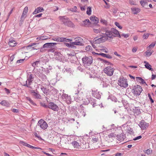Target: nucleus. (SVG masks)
Instances as JSON below:
<instances>
[{"label": "nucleus", "instance_id": "nucleus-1", "mask_svg": "<svg viewBox=\"0 0 156 156\" xmlns=\"http://www.w3.org/2000/svg\"><path fill=\"white\" fill-rule=\"evenodd\" d=\"M105 34L108 39L109 38L112 39L114 37H121V35L119 34V31L116 29L112 28L110 30H105Z\"/></svg>", "mask_w": 156, "mask_h": 156}, {"label": "nucleus", "instance_id": "nucleus-2", "mask_svg": "<svg viewBox=\"0 0 156 156\" xmlns=\"http://www.w3.org/2000/svg\"><path fill=\"white\" fill-rule=\"evenodd\" d=\"M59 18L60 22L65 25L73 28L75 27L74 24L70 21L69 19L65 16H60Z\"/></svg>", "mask_w": 156, "mask_h": 156}, {"label": "nucleus", "instance_id": "nucleus-3", "mask_svg": "<svg viewBox=\"0 0 156 156\" xmlns=\"http://www.w3.org/2000/svg\"><path fill=\"white\" fill-rule=\"evenodd\" d=\"M73 94L74 100L76 102H79L83 100V93L78 89H74L73 91Z\"/></svg>", "mask_w": 156, "mask_h": 156}, {"label": "nucleus", "instance_id": "nucleus-4", "mask_svg": "<svg viewBox=\"0 0 156 156\" xmlns=\"http://www.w3.org/2000/svg\"><path fill=\"white\" fill-rule=\"evenodd\" d=\"M107 40L105 34H102L94 39V42L95 44H98L104 42Z\"/></svg>", "mask_w": 156, "mask_h": 156}, {"label": "nucleus", "instance_id": "nucleus-5", "mask_svg": "<svg viewBox=\"0 0 156 156\" xmlns=\"http://www.w3.org/2000/svg\"><path fill=\"white\" fill-rule=\"evenodd\" d=\"M34 76L32 74H28L27 76V80L25 84L23 85L31 89L32 87L30 86L32 83L33 81Z\"/></svg>", "mask_w": 156, "mask_h": 156}, {"label": "nucleus", "instance_id": "nucleus-6", "mask_svg": "<svg viewBox=\"0 0 156 156\" xmlns=\"http://www.w3.org/2000/svg\"><path fill=\"white\" fill-rule=\"evenodd\" d=\"M83 64L86 67L90 66L93 62V58L90 56H86L82 58Z\"/></svg>", "mask_w": 156, "mask_h": 156}, {"label": "nucleus", "instance_id": "nucleus-7", "mask_svg": "<svg viewBox=\"0 0 156 156\" xmlns=\"http://www.w3.org/2000/svg\"><path fill=\"white\" fill-rule=\"evenodd\" d=\"M118 84L121 87H126L128 86L127 80L124 77L121 76L118 80Z\"/></svg>", "mask_w": 156, "mask_h": 156}, {"label": "nucleus", "instance_id": "nucleus-8", "mask_svg": "<svg viewBox=\"0 0 156 156\" xmlns=\"http://www.w3.org/2000/svg\"><path fill=\"white\" fill-rule=\"evenodd\" d=\"M143 89L139 85H136L132 89V93L134 95L139 96V95Z\"/></svg>", "mask_w": 156, "mask_h": 156}, {"label": "nucleus", "instance_id": "nucleus-9", "mask_svg": "<svg viewBox=\"0 0 156 156\" xmlns=\"http://www.w3.org/2000/svg\"><path fill=\"white\" fill-rule=\"evenodd\" d=\"M37 126H39L43 129L45 130L47 129L48 127V124L45 121L41 119L38 121Z\"/></svg>", "mask_w": 156, "mask_h": 156}, {"label": "nucleus", "instance_id": "nucleus-10", "mask_svg": "<svg viewBox=\"0 0 156 156\" xmlns=\"http://www.w3.org/2000/svg\"><path fill=\"white\" fill-rule=\"evenodd\" d=\"M114 70V69L113 67L108 66L104 69L103 71L108 76H111L113 75Z\"/></svg>", "mask_w": 156, "mask_h": 156}, {"label": "nucleus", "instance_id": "nucleus-11", "mask_svg": "<svg viewBox=\"0 0 156 156\" xmlns=\"http://www.w3.org/2000/svg\"><path fill=\"white\" fill-rule=\"evenodd\" d=\"M48 108L54 111H58L59 110L58 105L53 102H50L48 103Z\"/></svg>", "mask_w": 156, "mask_h": 156}, {"label": "nucleus", "instance_id": "nucleus-12", "mask_svg": "<svg viewBox=\"0 0 156 156\" xmlns=\"http://www.w3.org/2000/svg\"><path fill=\"white\" fill-rule=\"evenodd\" d=\"M44 71L42 70L38 72L37 74H36L37 76H38L40 78L42 81H46L47 80L46 76L44 73ZM37 74V73H36Z\"/></svg>", "mask_w": 156, "mask_h": 156}, {"label": "nucleus", "instance_id": "nucleus-13", "mask_svg": "<svg viewBox=\"0 0 156 156\" xmlns=\"http://www.w3.org/2000/svg\"><path fill=\"white\" fill-rule=\"evenodd\" d=\"M75 41L73 43L74 45H76L83 46V40L80 37H77L74 39Z\"/></svg>", "mask_w": 156, "mask_h": 156}, {"label": "nucleus", "instance_id": "nucleus-14", "mask_svg": "<svg viewBox=\"0 0 156 156\" xmlns=\"http://www.w3.org/2000/svg\"><path fill=\"white\" fill-rule=\"evenodd\" d=\"M139 126L142 129L144 130L148 127L149 123L146 122L144 120H142L140 122Z\"/></svg>", "mask_w": 156, "mask_h": 156}, {"label": "nucleus", "instance_id": "nucleus-15", "mask_svg": "<svg viewBox=\"0 0 156 156\" xmlns=\"http://www.w3.org/2000/svg\"><path fill=\"white\" fill-rule=\"evenodd\" d=\"M62 98L65 100L67 104H71V98L70 96H68L67 94H63L62 96Z\"/></svg>", "mask_w": 156, "mask_h": 156}, {"label": "nucleus", "instance_id": "nucleus-16", "mask_svg": "<svg viewBox=\"0 0 156 156\" xmlns=\"http://www.w3.org/2000/svg\"><path fill=\"white\" fill-rule=\"evenodd\" d=\"M94 89L92 90V94L95 98L97 99H99L101 98V95L98 91V90Z\"/></svg>", "mask_w": 156, "mask_h": 156}, {"label": "nucleus", "instance_id": "nucleus-17", "mask_svg": "<svg viewBox=\"0 0 156 156\" xmlns=\"http://www.w3.org/2000/svg\"><path fill=\"white\" fill-rule=\"evenodd\" d=\"M30 92L32 95L35 98L37 99H40L41 98V95L38 93L34 91V90H31Z\"/></svg>", "mask_w": 156, "mask_h": 156}, {"label": "nucleus", "instance_id": "nucleus-18", "mask_svg": "<svg viewBox=\"0 0 156 156\" xmlns=\"http://www.w3.org/2000/svg\"><path fill=\"white\" fill-rule=\"evenodd\" d=\"M90 22L89 20L87 19L82 21L80 23V25L81 26L87 27H89L90 25Z\"/></svg>", "mask_w": 156, "mask_h": 156}, {"label": "nucleus", "instance_id": "nucleus-19", "mask_svg": "<svg viewBox=\"0 0 156 156\" xmlns=\"http://www.w3.org/2000/svg\"><path fill=\"white\" fill-rule=\"evenodd\" d=\"M78 111L80 112L82 116L84 117L86 115L85 112L84 111L83 107L82 105H80L78 108Z\"/></svg>", "mask_w": 156, "mask_h": 156}, {"label": "nucleus", "instance_id": "nucleus-20", "mask_svg": "<svg viewBox=\"0 0 156 156\" xmlns=\"http://www.w3.org/2000/svg\"><path fill=\"white\" fill-rule=\"evenodd\" d=\"M117 139L119 141L123 140L125 138V136L123 133L118 134L116 136Z\"/></svg>", "mask_w": 156, "mask_h": 156}, {"label": "nucleus", "instance_id": "nucleus-21", "mask_svg": "<svg viewBox=\"0 0 156 156\" xmlns=\"http://www.w3.org/2000/svg\"><path fill=\"white\" fill-rule=\"evenodd\" d=\"M90 19L94 23L97 24L99 22L98 19L94 16H92L90 17Z\"/></svg>", "mask_w": 156, "mask_h": 156}, {"label": "nucleus", "instance_id": "nucleus-22", "mask_svg": "<svg viewBox=\"0 0 156 156\" xmlns=\"http://www.w3.org/2000/svg\"><path fill=\"white\" fill-rule=\"evenodd\" d=\"M144 62L145 64L144 66L146 68L151 71H153L154 70L153 69L151 68V66L148 62L146 61H144Z\"/></svg>", "mask_w": 156, "mask_h": 156}, {"label": "nucleus", "instance_id": "nucleus-23", "mask_svg": "<svg viewBox=\"0 0 156 156\" xmlns=\"http://www.w3.org/2000/svg\"><path fill=\"white\" fill-rule=\"evenodd\" d=\"M136 79L137 82H138L142 84H145L147 86L146 83L145 82L144 80L141 77H136Z\"/></svg>", "mask_w": 156, "mask_h": 156}, {"label": "nucleus", "instance_id": "nucleus-24", "mask_svg": "<svg viewBox=\"0 0 156 156\" xmlns=\"http://www.w3.org/2000/svg\"><path fill=\"white\" fill-rule=\"evenodd\" d=\"M96 54L101 55L102 56L104 57H106L108 58L111 59L112 58V57L109 54H107L103 53H101L98 54V53H95Z\"/></svg>", "mask_w": 156, "mask_h": 156}, {"label": "nucleus", "instance_id": "nucleus-25", "mask_svg": "<svg viewBox=\"0 0 156 156\" xmlns=\"http://www.w3.org/2000/svg\"><path fill=\"white\" fill-rule=\"evenodd\" d=\"M62 72L65 73V74H67V72L68 71V72H69V75L71 76L73 75L71 70L70 69H66L65 68H64L62 69Z\"/></svg>", "mask_w": 156, "mask_h": 156}, {"label": "nucleus", "instance_id": "nucleus-26", "mask_svg": "<svg viewBox=\"0 0 156 156\" xmlns=\"http://www.w3.org/2000/svg\"><path fill=\"white\" fill-rule=\"evenodd\" d=\"M44 9L43 8L41 7H39L35 9L33 13L34 14H36L37 13L41 12Z\"/></svg>", "mask_w": 156, "mask_h": 156}, {"label": "nucleus", "instance_id": "nucleus-27", "mask_svg": "<svg viewBox=\"0 0 156 156\" xmlns=\"http://www.w3.org/2000/svg\"><path fill=\"white\" fill-rule=\"evenodd\" d=\"M2 106L8 107L9 106V102L5 101L3 100L0 102Z\"/></svg>", "mask_w": 156, "mask_h": 156}, {"label": "nucleus", "instance_id": "nucleus-28", "mask_svg": "<svg viewBox=\"0 0 156 156\" xmlns=\"http://www.w3.org/2000/svg\"><path fill=\"white\" fill-rule=\"evenodd\" d=\"M17 43L15 41L12 40L11 39L9 40V45L11 47H14L16 46Z\"/></svg>", "mask_w": 156, "mask_h": 156}, {"label": "nucleus", "instance_id": "nucleus-29", "mask_svg": "<svg viewBox=\"0 0 156 156\" xmlns=\"http://www.w3.org/2000/svg\"><path fill=\"white\" fill-rule=\"evenodd\" d=\"M63 37H55L52 38V40L54 41H56L58 42H63Z\"/></svg>", "mask_w": 156, "mask_h": 156}, {"label": "nucleus", "instance_id": "nucleus-30", "mask_svg": "<svg viewBox=\"0 0 156 156\" xmlns=\"http://www.w3.org/2000/svg\"><path fill=\"white\" fill-rule=\"evenodd\" d=\"M132 11L134 14H137L140 12V9L136 8H131Z\"/></svg>", "mask_w": 156, "mask_h": 156}, {"label": "nucleus", "instance_id": "nucleus-31", "mask_svg": "<svg viewBox=\"0 0 156 156\" xmlns=\"http://www.w3.org/2000/svg\"><path fill=\"white\" fill-rule=\"evenodd\" d=\"M43 47V48H52V46L51 43H48L44 44Z\"/></svg>", "mask_w": 156, "mask_h": 156}, {"label": "nucleus", "instance_id": "nucleus-32", "mask_svg": "<svg viewBox=\"0 0 156 156\" xmlns=\"http://www.w3.org/2000/svg\"><path fill=\"white\" fill-rule=\"evenodd\" d=\"M71 144L74 148H78L80 146L79 144L76 141H73Z\"/></svg>", "mask_w": 156, "mask_h": 156}, {"label": "nucleus", "instance_id": "nucleus-33", "mask_svg": "<svg viewBox=\"0 0 156 156\" xmlns=\"http://www.w3.org/2000/svg\"><path fill=\"white\" fill-rule=\"evenodd\" d=\"M89 103L92 105L93 107H94L95 105H96V103L95 102V101L94 99L93 98H90V99L89 100Z\"/></svg>", "mask_w": 156, "mask_h": 156}, {"label": "nucleus", "instance_id": "nucleus-34", "mask_svg": "<svg viewBox=\"0 0 156 156\" xmlns=\"http://www.w3.org/2000/svg\"><path fill=\"white\" fill-rule=\"evenodd\" d=\"M40 61H36L33 63L32 64V65L35 68L36 67L38 66V65L40 64Z\"/></svg>", "mask_w": 156, "mask_h": 156}, {"label": "nucleus", "instance_id": "nucleus-35", "mask_svg": "<svg viewBox=\"0 0 156 156\" xmlns=\"http://www.w3.org/2000/svg\"><path fill=\"white\" fill-rule=\"evenodd\" d=\"M27 10L28 7H25L23 12L22 15L21 16V18H22L23 17L24 15H26V14L27 13Z\"/></svg>", "mask_w": 156, "mask_h": 156}, {"label": "nucleus", "instance_id": "nucleus-36", "mask_svg": "<svg viewBox=\"0 0 156 156\" xmlns=\"http://www.w3.org/2000/svg\"><path fill=\"white\" fill-rule=\"evenodd\" d=\"M134 113L136 115H139L140 113V109L138 108H136L134 110Z\"/></svg>", "mask_w": 156, "mask_h": 156}, {"label": "nucleus", "instance_id": "nucleus-37", "mask_svg": "<svg viewBox=\"0 0 156 156\" xmlns=\"http://www.w3.org/2000/svg\"><path fill=\"white\" fill-rule=\"evenodd\" d=\"M91 8L90 7H88L87 8V15H90L91 14Z\"/></svg>", "mask_w": 156, "mask_h": 156}, {"label": "nucleus", "instance_id": "nucleus-38", "mask_svg": "<svg viewBox=\"0 0 156 156\" xmlns=\"http://www.w3.org/2000/svg\"><path fill=\"white\" fill-rule=\"evenodd\" d=\"M41 89L44 94H47L48 90L45 88L44 87L42 86L41 87Z\"/></svg>", "mask_w": 156, "mask_h": 156}, {"label": "nucleus", "instance_id": "nucleus-39", "mask_svg": "<svg viewBox=\"0 0 156 156\" xmlns=\"http://www.w3.org/2000/svg\"><path fill=\"white\" fill-rule=\"evenodd\" d=\"M143 151L145 153L147 154H151L152 152V151L150 149H148L147 150H144Z\"/></svg>", "mask_w": 156, "mask_h": 156}, {"label": "nucleus", "instance_id": "nucleus-40", "mask_svg": "<svg viewBox=\"0 0 156 156\" xmlns=\"http://www.w3.org/2000/svg\"><path fill=\"white\" fill-rule=\"evenodd\" d=\"M93 30L94 32L96 34L100 33L101 32V30L100 28L98 29L94 28Z\"/></svg>", "mask_w": 156, "mask_h": 156}, {"label": "nucleus", "instance_id": "nucleus-41", "mask_svg": "<svg viewBox=\"0 0 156 156\" xmlns=\"http://www.w3.org/2000/svg\"><path fill=\"white\" fill-rule=\"evenodd\" d=\"M46 37L44 36L39 37L37 38V40H46L47 39V38H45Z\"/></svg>", "mask_w": 156, "mask_h": 156}, {"label": "nucleus", "instance_id": "nucleus-42", "mask_svg": "<svg viewBox=\"0 0 156 156\" xmlns=\"http://www.w3.org/2000/svg\"><path fill=\"white\" fill-rule=\"evenodd\" d=\"M101 60L103 62H104V63H105L106 64H107V65H112L113 64L110 63V62L105 60H104V59H101Z\"/></svg>", "mask_w": 156, "mask_h": 156}, {"label": "nucleus", "instance_id": "nucleus-43", "mask_svg": "<svg viewBox=\"0 0 156 156\" xmlns=\"http://www.w3.org/2000/svg\"><path fill=\"white\" fill-rule=\"evenodd\" d=\"M100 22L105 25H106L107 24V22L106 20H105L101 19L100 20Z\"/></svg>", "mask_w": 156, "mask_h": 156}, {"label": "nucleus", "instance_id": "nucleus-44", "mask_svg": "<svg viewBox=\"0 0 156 156\" xmlns=\"http://www.w3.org/2000/svg\"><path fill=\"white\" fill-rule=\"evenodd\" d=\"M140 3L142 6H144L146 5H147V2L145 1H141Z\"/></svg>", "mask_w": 156, "mask_h": 156}, {"label": "nucleus", "instance_id": "nucleus-45", "mask_svg": "<svg viewBox=\"0 0 156 156\" xmlns=\"http://www.w3.org/2000/svg\"><path fill=\"white\" fill-rule=\"evenodd\" d=\"M77 7L74 6L73 8H70V10L72 12H76L77 11Z\"/></svg>", "mask_w": 156, "mask_h": 156}, {"label": "nucleus", "instance_id": "nucleus-46", "mask_svg": "<svg viewBox=\"0 0 156 156\" xmlns=\"http://www.w3.org/2000/svg\"><path fill=\"white\" fill-rule=\"evenodd\" d=\"M27 145V147H29L30 148H31L34 149H40V148H39V147H35L33 146H31L28 144V145Z\"/></svg>", "mask_w": 156, "mask_h": 156}, {"label": "nucleus", "instance_id": "nucleus-47", "mask_svg": "<svg viewBox=\"0 0 156 156\" xmlns=\"http://www.w3.org/2000/svg\"><path fill=\"white\" fill-rule=\"evenodd\" d=\"M116 136V135L113 133H111L108 135V136L110 138L115 137Z\"/></svg>", "mask_w": 156, "mask_h": 156}, {"label": "nucleus", "instance_id": "nucleus-48", "mask_svg": "<svg viewBox=\"0 0 156 156\" xmlns=\"http://www.w3.org/2000/svg\"><path fill=\"white\" fill-rule=\"evenodd\" d=\"M26 98L27 99V100L28 101H29L30 103L33 104H34V102L33 100L29 97H26Z\"/></svg>", "mask_w": 156, "mask_h": 156}, {"label": "nucleus", "instance_id": "nucleus-49", "mask_svg": "<svg viewBox=\"0 0 156 156\" xmlns=\"http://www.w3.org/2000/svg\"><path fill=\"white\" fill-rule=\"evenodd\" d=\"M148 97L149 98V99L150 100L151 102V103H153L154 102V100L152 99L151 97L150 94H147Z\"/></svg>", "mask_w": 156, "mask_h": 156}, {"label": "nucleus", "instance_id": "nucleus-50", "mask_svg": "<svg viewBox=\"0 0 156 156\" xmlns=\"http://www.w3.org/2000/svg\"><path fill=\"white\" fill-rule=\"evenodd\" d=\"M127 132H128L129 133L131 134L132 133V129L130 128V127H128L127 129H126Z\"/></svg>", "mask_w": 156, "mask_h": 156}, {"label": "nucleus", "instance_id": "nucleus-51", "mask_svg": "<svg viewBox=\"0 0 156 156\" xmlns=\"http://www.w3.org/2000/svg\"><path fill=\"white\" fill-rule=\"evenodd\" d=\"M115 25L117 26L119 28L121 29L122 28V27L120 25L119 23L117 22H115Z\"/></svg>", "mask_w": 156, "mask_h": 156}, {"label": "nucleus", "instance_id": "nucleus-52", "mask_svg": "<svg viewBox=\"0 0 156 156\" xmlns=\"http://www.w3.org/2000/svg\"><path fill=\"white\" fill-rule=\"evenodd\" d=\"M71 110L73 111H74L76 110L77 107L76 106H73L71 107L70 108Z\"/></svg>", "mask_w": 156, "mask_h": 156}, {"label": "nucleus", "instance_id": "nucleus-53", "mask_svg": "<svg viewBox=\"0 0 156 156\" xmlns=\"http://www.w3.org/2000/svg\"><path fill=\"white\" fill-rule=\"evenodd\" d=\"M149 34L147 33L146 34H144L143 36V37L144 39H146L148 38Z\"/></svg>", "mask_w": 156, "mask_h": 156}, {"label": "nucleus", "instance_id": "nucleus-54", "mask_svg": "<svg viewBox=\"0 0 156 156\" xmlns=\"http://www.w3.org/2000/svg\"><path fill=\"white\" fill-rule=\"evenodd\" d=\"M20 144H22L23 145L25 146H26L27 147V145L28 144H27L25 142H24L23 141H20Z\"/></svg>", "mask_w": 156, "mask_h": 156}, {"label": "nucleus", "instance_id": "nucleus-55", "mask_svg": "<svg viewBox=\"0 0 156 156\" xmlns=\"http://www.w3.org/2000/svg\"><path fill=\"white\" fill-rule=\"evenodd\" d=\"M63 38H64L63 42L71 41H72V40L70 39H67L65 37H63Z\"/></svg>", "mask_w": 156, "mask_h": 156}, {"label": "nucleus", "instance_id": "nucleus-56", "mask_svg": "<svg viewBox=\"0 0 156 156\" xmlns=\"http://www.w3.org/2000/svg\"><path fill=\"white\" fill-rule=\"evenodd\" d=\"M156 44V42H153L151 43L149 46L150 48H153Z\"/></svg>", "mask_w": 156, "mask_h": 156}, {"label": "nucleus", "instance_id": "nucleus-57", "mask_svg": "<svg viewBox=\"0 0 156 156\" xmlns=\"http://www.w3.org/2000/svg\"><path fill=\"white\" fill-rule=\"evenodd\" d=\"M34 135L39 140H42V138L40 136H38L37 133H35L34 134Z\"/></svg>", "mask_w": 156, "mask_h": 156}, {"label": "nucleus", "instance_id": "nucleus-58", "mask_svg": "<svg viewBox=\"0 0 156 156\" xmlns=\"http://www.w3.org/2000/svg\"><path fill=\"white\" fill-rule=\"evenodd\" d=\"M121 36H123L125 38H127L129 36V34H121V35H120Z\"/></svg>", "mask_w": 156, "mask_h": 156}, {"label": "nucleus", "instance_id": "nucleus-59", "mask_svg": "<svg viewBox=\"0 0 156 156\" xmlns=\"http://www.w3.org/2000/svg\"><path fill=\"white\" fill-rule=\"evenodd\" d=\"M142 136H141V135L139 136H136V137H135V138H133V140H138L141 139L142 138Z\"/></svg>", "mask_w": 156, "mask_h": 156}, {"label": "nucleus", "instance_id": "nucleus-60", "mask_svg": "<svg viewBox=\"0 0 156 156\" xmlns=\"http://www.w3.org/2000/svg\"><path fill=\"white\" fill-rule=\"evenodd\" d=\"M24 60H25L24 59H21L18 60L16 61V63L19 64L20 63H22L24 61Z\"/></svg>", "mask_w": 156, "mask_h": 156}, {"label": "nucleus", "instance_id": "nucleus-61", "mask_svg": "<svg viewBox=\"0 0 156 156\" xmlns=\"http://www.w3.org/2000/svg\"><path fill=\"white\" fill-rule=\"evenodd\" d=\"M36 44L35 43H33L30 44H29V45H28L27 47V49H28V48H29V47H31L33 46V45H35Z\"/></svg>", "mask_w": 156, "mask_h": 156}, {"label": "nucleus", "instance_id": "nucleus-62", "mask_svg": "<svg viewBox=\"0 0 156 156\" xmlns=\"http://www.w3.org/2000/svg\"><path fill=\"white\" fill-rule=\"evenodd\" d=\"M12 111L15 113H18L19 112V110L18 109L13 108L12 110Z\"/></svg>", "mask_w": 156, "mask_h": 156}, {"label": "nucleus", "instance_id": "nucleus-63", "mask_svg": "<svg viewBox=\"0 0 156 156\" xmlns=\"http://www.w3.org/2000/svg\"><path fill=\"white\" fill-rule=\"evenodd\" d=\"M145 53L147 55L150 56L152 54V52L147 51L145 52Z\"/></svg>", "mask_w": 156, "mask_h": 156}, {"label": "nucleus", "instance_id": "nucleus-64", "mask_svg": "<svg viewBox=\"0 0 156 156\" xmlns=\"http://www.w3.org/2000/svg\"><path fill=\"white\" fill-rule=\"evenodd\" d=\"M51 91L52 93L55 94L57 93V90L53 88Z\"/></svg>", "mask_w": 156, "mask_h": 156}]
</instances>
